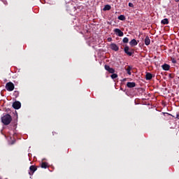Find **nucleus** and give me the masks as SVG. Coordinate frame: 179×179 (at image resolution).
Masks as SVG:
<instances>
[{
    "label": "nucleus",
    "mask_w": 179,
    "mask_h": 179,
    "mask_svg": "<svg viewBox=\"0 0 179 179\" xmlns=\"http://www.w3.org/2000/svg\"><path fill=\"white\" fill-rule=\"evenodd\" d=\"M1 122L4 125H9V124L12 122V116H10V115L7 113L3 117H1Z\"/></svg>",
    "instance_id": "1"
},
{
    "label": "nucleus",
    "mask_w": 179,
    "mask_h": 179,
    "mask_svg": "<svg viewBox=\"0 0 179 179\" xmlns=\"http://www.w3.org/2000/svg\"><path fill=\"white\" fill-rule=\"evenodd\" d=\"M6 89L8 92H13L15 90V84L12 82L7 83L6 84Z\"/></svg>",
    "instance_id": "2"
},
{
    "label": "nucleus",
    "mask_w": 179,
    "mask_h": 179,
    "mask_svg": "<svg viewBox=\"0 0 179 179\" xmlns=\"http://www.w3.org/2000/svg\"><path fill=\"white\" fill-rule=\"evenodd\" d=\"M124 51L127 55L129 57H132V54H134V50L129 49V46L126 45L124 48Z\"/></svg>",
    "instance_id": "3"
},
{
    "label": "nucleus",
    "mask_w": 179,
    "mask_h": 179,
    "mask_svg": "<svg viewBox=\"0 0 179 179\" xmlns=\"http://www.w3.org/2000/svg\"><path fill=\"white\" fill-rule=\"evenodd\" d=\"M13 107L15 108V110H19L20 107H22V103L19 101H15L13 103Z\"/></svg>",
    "instance_id": "4"
},
{
    "label": "nucleus",
    "mask_w": 179,
    "mask_h": 179,
    "mask_svg": "<svg viewBox=\"0 0 179 179\" xmlns=\"http://www.w3.org/2000/svg\"><path fill=\"white\" fill-rule=\"evenodd\" d=\"M114 31L115 33L116 36H118L119 37H122L124 36V32L121 31V29L116 28L114 29Z\"/></svg>",
    "instance_id": "5"
},
{
    "label": "nucleus",
    "mask_w": 179,
    "mask_h": 179,
    "mask_svg": "<svg viewBox=\"0 0 179 179\" xmlns=\"http://www.w3.org/2000/svg\"><path fill=\"white\" fill-rule=\"evenodd\" d=\"M29 171H30V172H29V176H33L34 174V172L37 171V167H36L34 165H31L29 167Z\"/></svg>",
    "instance_id": "6"
},
{
    "label": "nucleus",
    "mask_w": 179,
    "mask_h": 179,
    "mask_svg": "<svg viewBox=\"0 0 179 179\" xmlns=\"http://www.w3.org/2000/svg\"><path fill=\"white\" fill-rule=\"evenodd\" d=\"M110 48L113 50V51H118V50H120V48L115 43H111Z\"/></svg>",
    "instance_id": "7"
},
{
    "label": "nucleus",
    "mask_w": 179,
    "mask_h": 179,
    "mask_svg": "<svg viewBox=\"0 0 179 179\" xmlns=\"http://www.w3.org/2000/svg\"><path fill=\"white\" fill-rule=\"evenodd\" d=\"M127 87H129V89H132V87H135V86H136V83H135L134 82H128L127 83Z\"/></svg>",
    "instance_id": "8"
},
{
    "label": "nucleus",
    "mask_w": 179,
    "mask_h": 179,
    "mask_svg": "<svg viewBox=\"0 0 179 179\" xmlns=\"http://www.w3.org/2000/svg\"><path fill=\"white\" fill-rule=\"evenodd\" d=\"M162 68L164 71H170V65L164 64L162 66Z\"/></svg>",
    "instance_id": "9"
},
{
    "label": "nucleus",
    "mask_w": 179,
    "mask_h": 179,
    "mask_svg": "<svg viewBox=\"0 0 179 179\" xmlns=\"http://www.w3.org/2000/svg\"><path fill=\"white\" fill-rule=\"evenodd\" d=\"M152 78H153V75L150 73H147L145 75L146 80H152Z\"/></svg>",
    "instance_id": "10"
},
{
    "label": "nucleus",
    "mask_w": 179,
    "mask_h": 179,
    "mask_svg": "<svg viewBox=\"0 0 179 179\" xmlns=\"http://www.w3.org/2000/svg\"><path fill=\"white\" fill-rule=\"evenodd\" d=\"M129 45L131 47H135V45H138V42L135 40V39H132L130 42H129Z\"/></svg>",
    "instance_id": "11"
},
{
    "label": "nucleus",
    "mask_w": 179,
    "mask_h": 179,
    "mask_svg": "<svg viewBox=\"0 0 179 179\" xmlns=\"http://www.w3.org/2000/svg\"><path fill=\"white\" fill-rule=\"evenodd\" d=\"M145 45H149L150 44V38H149V36H146L145 38Z\"/></svg>",
    "instance_id": "12"
},
{
    "label": "nucleus",
    "mask_w": 179,
    "mask_h": 179,
    "mask_svg": "<svg viewBox=\"0 0 179 179\" xmlns=\"http://www.w3.org/2000/svg\"><path fill=\"white\" fill-rule=\"evenodd\" d=\"M166 115H171L172 117H176V118H178V120H179V115L178 113H176V115H171L169 113H163L164 115H166Z\"/></svg>",
    "instance_id": "13"
},
{
    "label": "nucleus",
    "mask_w": 179,
    "mask_h": 179,
    "mask_svg": "<svg viewBox=\"0 0 179 179\" xmlns=\"http://www.w3.org/2000/svg\"><path fill=\"white\" fill-rule=\"evenodd\" d=\"M169 19H167V18H164V20H162V21H161V24H169Z\"/></svg>",
    "instance_id": "14"
},
{
    "label": "nucleus",
    "mask_w": 179,
    "mask_h": 179,
    "mask_svg": "<svg viewBox=\"0 0 179 179\" xmlns=\"http://www.w3.org/2000/svg\"><path fill=\"white\" fill-rule=\"evenodd\" d=\"M111 9V6L107 4L104 6V8H103V10L106 11V10H110Z\"/></svg>",
    "instance_id": "15"
},
{
    "label": "nucleus",
    "mask_w": 179,
    "mask_h": 179,
    "mask_svg": "<svg viewBox=\"0 0 179 179\" xmlns=\"http://www.w3.org/2000/svg\"><path fill=\"white\" fill-rule=\"evenodd\" d=\"M41 166L42 169H47L48 167V163H47V162H42Z\"/></svg>",
    "instance_id": "16"
},
{
    "label": "nucleus",
    "mask_w": 179,
    "mask_h": 179,
    "mask_svg": "<svg viewBox=\"0 0 179 179\" xmlns=\"http://www.w3.org/2000/svg\"><path fill=\"white\" fill-rule=\"evenodd\" d=\"M132 69V67H131L130 66H129L127 69L126 71L128 73V75H131V70Z\"/></svg>",
    "instance_id": "17"
},
{
    "label": "nucleus",
    "mask_w": 179,
    "mask_h": 179,
    "mask_svg": "<svg viewBox=\"0 0 179 179\" xmlns=\"http://www.w3.org/2000/svg\"><path fill=\"white\" fill-rule=\"evenodd\" d=\"M117 19H119V20H125V15H120V16H118Z\"/></svg>",
    "instance_id": "18"
},
{
    "label": "nucleus",
    "mask_w": 179,
    "mask_h": 179,
    "mask_svg": "<svg viewBox=\"0 0 179 179\" xmlns=\"http://www.w3.org/2000/svg\"><path fill=\"white\" fill-rule=\"evenodd\" d=\"M111 78L112 79H117V78H118V75L117 73H113L111 76H110Z\"/></svg>",
    "instance_id": "19"
},
{
    "label": "nucleus",
    "mask_w": 179,
    "mask_h": 179,
    "mask_svg": "<svg viewBox=\"0 0 179 179\" xmlns=\"http://www.w3.org/2000/svg\"><path fill=\"white\" fill-rule=\"evenodd\" d=\"M171 61L172 64H177V60L173 57H171Z\"/></svg>",
    "instance_id": "20"
},
{
    "label": "nucleus",
    "mask_w": 179,
    "mask_h": 179,
    "mask_svg": "<svg viewBox=\"0 0 179 179\" xmlns=\"http://www.w3.org/2000/svg\"><path fill=\"white\" fill-rule=\"evenodd\" d=\"M128 41H129V39H128L127 37H125L123 38V43H124V44H127V43H128Z\"/></svg>",
    "instance_id": "21"
},
{
    "label": "nucleus",
    "mask_w": 179,
    "mask_h": 179,
    "mask_svg": "<svg viewBox=\"0 0 179 179\" xmlns=\"http://www.w3.org/2000/svg\"><path fill=\"white\" fill-rule=\"evenodd\" d=\"M110 69H111V67H110V66L105 65V69H106V71H108V72L110 71Z\"/></svg>",
    "instance_id": "22"
},
{
    "label": "nucleus",
    "mask_w": 179,
    "mask_h": 179,
    "mask_svg": "<svg viewBox=\"0 0 179 179\" xmlns=\"http://www.w3.org/2000/svg\"><path fill=\"white\" fill-rule=\"evenodd\" d=\"M13 95L15 96V97H19L18 91H15Z\"/></svg>",
    "instance_id": "23"
},
{
    "label": "nucleus",
    "mask_w": 179,
    "mask_h": 179,
    "mask_svg": "<svg viewBox=\"0 0 179 179\" xmlns=\"http://www.w3.org/2000/svg\"><path fill=\"white\" fill-rule=\"evenodd\" d=\"M109 73H114V72H115V70L113 68H110V69H109Z\"/></svg>",
    "instance_id": "24"
},
{
    "label": "nucleus",
    "mask_w": 179,
    "mask_h": 179,
    "mask_svg": "<svg viewBox=\"0 0 179 179\" xmlns=\"http://www.w3.org/2000/svg\"><path fill=\"white\" fill-rule=\"evenodd\" d=\"M129 6L130 8H134V3H129Z\"/></svg>",
    "instance_id": "25"
},
{
    "label": "nucleus",
    "mask_w": 179,
    "mask_h": 179,
    "mask_svg": "<svg viewBox=\"0 0 179 179\" xmlns=\"http://www.w3.org/2000/svg\"><path fill=\"white\" fill-rule=\"evenodd\" d=\"M113 38H108V41H112Z\"/></svg>",
    "instance_id": "26"
},
{
    "label": "nucleus",
    "mask_w": 179,
    "mask_h": 179,
    "mask_svg": "<svg viewBox=\"0 0 179 179\" xmlns=\"http://www.w3.org/2000/svg\"><path fill=\"white\" fill-rule=\"evenodd\" d=\"M178 1H179V0H178Z\"/></svg>",
    "instance_id": "27"
}]
</instances>
